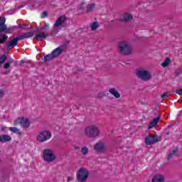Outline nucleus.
<instances>
[{
	"label": "nucleus",
	"mask_w": 182,
	"mask_h": 182,
	"mask_svg": "<svg viewBox=\"0 0 182 182\" xmlns=\"http://www.w3.org/2000/svg\"><path fill=\"white\" fill-rule=\"evenodd\" d=\"M117 48L120 55L128 56L133 54V47L129 41H120L118 43Z\"/></svg>",
	"instance_id": "f257e3e1"
},
{
	"label": "nucleus",
	"mask_w": 182,
	"mask_h": 182,
	"mask_svg": "<svg viewBox=\"0 0 182 182\" xmlns=\"http://www.w3.org/2000/svg\"><path fill=\"white\" fill-rule=\"evenodd\" d=\"M85 136L91 139L99 137L100 134V129L96 125H90L87 127L85 130Z\"/></svg>",
	"instance_id": "f03ea898"
},
{
	"label": "nucleus",
	"mask_w": 182,
	"mask_h": 182,
	"mask_svg": "<svg viewBox=\"0 0 182 182\" xmlns=\"http://www.w3.org/2000/svg\"><path fill=\"white\" fill-rule=\"evenodd\" d=\"M136 75L138 79H141L144 82H147V80H150L151 79V74L150 71L144 69V68H140L136 70Z\"/></svg>",
	"instance_id": "7ed1b4c3"
},
{
	"label": "nucleus",
	"mask_w": 182,
	"mask_h": 182,
	"mask_svg": "<svg viewBox=\"0 0 182 182\" xmlns=\"http://www.w3.org/2000/svg\"><path fill=\"white\" fill-rule=\"evenodd\" d=\"M43 159L47 163H52L53 161H55V160H56V155L52 149H44L43 151Z\"/></svg>",
	"instance_id": "20e7f679"
},
{
	"label": "nucleus",
	"mask_w": 182,
	"mask_h": 182,
	"mask_svg": "<svg viewBox=\"0 0 182 182\" xmlns=\"http://www.w3.org/2000/svg\"><path fill=\"white\" fill-rule=\"evenodd\" d=\"M89 178V171L85 168H80L77 172V181L85 182Z\"/></svg>",
	"instance_id": "39448f33"
},
{
	"label": "nucleus",
	"mask_w": 182,
	"mask_h": 182,
	"mask_svg": "<svg viewBox=\"0 0 182 182\" xmlns=\"http://www.w3.org/2000/svg\"><path fill=\"white\" fill-rule=\"evenodd\" d=\"M52 137V134L49 131H42L39 133V134L36 136V140L38 143H43L49 140Z\"/></svg>",
	"instance_id": "423d86ee"
},
{
	"label": "nucleus",
	"mask_w": 182,
	"mask_h": 182,
	"mask_svg": "<svg viewBox=\"0 0 182 182\" xmlns=\"http://www.w3.org/2000/svg\"><path fill=\"white\" fill-rule=\"evenodd\" d=\"M161 141V136L158 135H149L145 138V144L146 146H151V144H156L159 141Z\"/></svg>",
	"instance_id": "0eeeda50"
},
{
	"label": "nucleus",
	"mask_w": 182,
	"mask_h": 182,
	"mask_svg": "<svg viewBox=\"0 0 182 182\" xmlns=\"http://www.w3.org/2000/svg\"><path fill=\"white\" fill-rule=\"evenodd\" d=\"M18 124H21L23 129H28L31 126V122H29V119L26 118H18L14 121V126H18Z\"/></svg>",
	"instance_id": "6e6552de"
},
{
	"label": "nucleus",
	"mask_w": 182,
	"mask_h": 182,
	"mask_svg": "<svg viewBox=\"0 0 182 182\" xmlns=\"http://www.w3.org/2000/svg\"><path fill=\"white\" fill-rule=\"evenodd\" d=\"M94 150L98 153H105L106 151V145L105 143L100 141L94 146Z\"/></svg>",
	"instance_id": "1a4fd4ad"
},
{
	"label": "nucleus",
	"mask_w": 182,
	"mask_h": 182,
	"mask_svg": "<svg viewBox=\"0 0 182 182\" xmlns=\"http://www.w3.org/2000/svg\"><path fill=\"white\" fill-rule=\"evenodd\" d=\"M119 21L120 22H131L132 21H133V15L125 13L119 16Z\"/></svg>",
	"instance_id": "9d476101"
},
{
	"label": "nucleus",
	"mask_w": 182,
	"mask_h": 182,
	"mask_svg": "<svg viewBox=\"0 0 182 182\" xmlns=\"http://www.w3.org/2000/svg\"><path fill=\"white\" fill-rule=\"evenodd\" d=\"M48 38V33L43 32L36 33L35 35V38L37 41H43V39H46Z\"/></svg>",
	"instance_id": "9b49d317"
},
{
	"label": "nucleus",
	"mask_w": 182,
	"mask_h": 182,
	"mask_svg": "<svg viewBox=\"0 0 182 182\" xmlns=\"http://www.w3.org/2000/svg\"><path fill=\"white\" fill-rule=\"evenodd\" d=\"M6 45L7 46V49H14V48L18 45V40H16V38H15L9 43H6Z\"/></svg>",
	"instance_id": "f8f14e48"
},
{
	"label": "nucleus",
	"mask_w": 182,
	"mask_h": 182,
	"mask_svg": "<svg viewBox=\"0 0 182 182\" xmlns=\"http://www.w3.org/2000/svg\"><path fill=\"white\" fill-rule=\"evenodd\" d=\"M12 138L8 134L0 135V143H6L7 141H11Z\"/></svg>",
	"instance_id": "ddd939ff"
},
{
	"label": "nucleus",
	"mask_w": 182,
	"mask_h": 182,
	"mask_svg": "<svg viewBox=\"0 0 182 182\" xmlns=\"http://www.w3.org/2000/svg\"><path fill=\"white\" fill-rule=\"evenodd\" d=\"M63 52V48L62 47H58L55 48L51 53L53 54L54 58H58V56L62 55Z\"/></svg>",
	"instance_id": "4468645a"
},
{
	"label": "nucleus",
	"mask_w": 182,
	"mask_h": 182,
	"mask_svg": "<svg viewBox=\"0 0 182 182\" xmlns=\"http://www.w3.org/2000/svg\"><path fill=\"white\" fill-rule=\"evenodd\" d=\"M63 28V23H55L53 28V32L56 35L60 29Z\"/></svg>",
	"instance_id": "2eb2a0df"
},
{
	"label": "nucleus",
	"mask_w": 182,
	"mask_h": 182,
	"mask_svg": "<svg viewBox=\"0 0 182 182\" xmlns=\"http://www.w3.org/2000/svg\"><path fill=\"white\" fill-rule=\"evenodd\" d=\"M152 182H164V176L157 174L152 178Z\"/></svg>",
	"instance_id": "dca6fc26"
},
{
	"label": "nucleus",
	"mask_w": 182,
	"mask_h": 182,
	"mask_svg": "<svg viewBox=\"0 0 182 182\" xmlns=\"http://www.w3.org/2000/svg\"><path fill=\"white\" fill-rule=\"evenodd\" d=\"M159 120H160V116H158L156 118H154L149 123L148 129H153V127H154L156 126V124H157V123H159Z\"/></svg>",
	"instance_id": "f3484780"
},
{
	"label": "nucleus",
	"mask_w": 182,
	"mask_h": 182,
	"mask_svg": "<svg viewBox=\"0 0 182 182\" xmlns=\"http://www.w3.org/2000/svg\"><path fill=\"white\" fill-rule=\"evenodd\" d=\"M178 151V149H175L173 151H170L169 154H168L166 159L167 160H171V159H173L175 156H177V152Z\"/></svg>",
	"instance_id": "a211bd4d"
},
{
	"label": "nucleus",
	"mask_w": 182,
	"mask_h": 182,
	"mask_svg": "<svg viewBox=\"0 0 182 182\" xmlns=\"http://www.w3.org/2000/svg\"><path fill=\"white\" fill-rule=\"evenodd\" d=\"M109 92L112 95V96H114V97H116L117 99H119L120 97V93H119V92L117 91L116 89L114 88H110L109 90Z\"/></svg>",
	"instance_id": "6ab92c4d"
},
{
	"label": "nucleus",
	"mask_w": 182,
	"mask_h": 182,
	"mask_svg": "<svg viewBox=\"0 0 182 182\" xmlns=\"http://www.w3.org/2000/svg\"><path fill=\"white\" fill-rule=\"evenodd\" d=\"M17 28H20V29H23L24 31H29V29H32V26L26 24H18Z\"/></svg>",
	"instance_id": "aec40b11"
},
{
	"label": "nucleus",
	"mask_w": 182,
	"mask_h": 182,
	"mask_svg": "<svg viewBox=\"0 0 182 182\" xmlns=\"http://www.w3.org/2000/svg\"><path fill=\"white\" fill-rule=\"evenodd\" d=\"M66 21H68V18L65 16H61L55 21V23H65V22H66Z\"/></svg>",
	"instance_id": "412c9836"
},
{
	"label": "nucleus",
	"mask_w": 182,
	"mask_h": 182,
	"mask_svg": "<svg viewBox=\"0 0 182 182\" xmlns=\"http://www.w3.org/2000/svg\"><path fill=\"white\" fill-rule=\"evenodd\" d=\"M8 41V36L5 34H0V45L5 43Z\"/></svg>",
	"instance_id": "4be33fe9"
},
{
	"label": "nucleus",
	"mask_w": 182,
	"mask_h": 182,
	"mask_svg": "<svg viewBox=\"0 0 182 182\" xmlns=\"http://www.w3.org/2000/svg\"><path fill=\"white\" fill-rule=\"evenodd\" d=\"M95 6H96V4L94 3L90 4L87 6L86 12L89 14V12H92L93 9H95Z\"/></svg>",
	"instance_id": "5701e85b"
},
{
	"label": "nucleus",
	"mask_w": 182,
	"mask_h": 182,
	"mask_svg": "<svg viewBox=\"0 0 182 182\" xmlns=\"http://www.w3.org/2000/svg\"><path fill=\"white\" fill-rule=\"evenodd\" d=\"M170 62H171V60L169 58H166L165 60L161 64L162 68H167L168 65H170Z\"/></svg>",
	"instance_id": "b1692460"
},
{
	"label": "nucleus",
	"mask_w": 182,
	"mask_h": 182,
	"mask_svg": "<svg viewBox=\"0 0 182 182\" xmlns=\"http://www.w3.org/2000/svg\"><path fill=\"white\" fill-rule=\"evenodd\" d=\"M9 130L12 132V133H16V134H22V132L16 127H9Z\"/></svg>",
	"instance_id": "393cba45"
},
{
	"label": "nucleus",
	"mask_w": 182,
	"mask_h": 182,
	"mask_svg": "<svg viewBox=\"0 0 182 182\" xmlns=\"http://www.w3.org/2000/svg\"><path fill=\"white\" fill-rule=\"evenodd\" d=\"M52 59H55V57L53 56V54H52V53L50 54H48L44 57L45 62H49L50 60H52Z\"/></svg>",
	"instance_id": "a878e982"
},
{
	"label": "nucleus",
	"mask_w": 182,
	"mask_h": 182,
	"mask_svg": "<svg viewBox=\"0 0 182 182\" xmlns=\"http://www.w3.org/2000/svg\"><path fill=\"white\" fill-rule=\"evenodd\" d=\"M81 153H82V156H87V153H89V148H87V146L82 147Z\"/></svg>",
	"instance_id": "bb28decb"
},
{
	"label": "nucleus",
	"mask_w": 182,
	"mask_h": 182,
	"mask_svg": "<svg viewBox=\"0 0 182 182\" xmlns=\"http://www.w3.org/2000/svg\"><path fill=\"white\" fill-rule=\"evenodd\" d=\"M0 32H8V28L5 23H0Z\"/></svg>",
	"instance_id": "cd10ccee"
},
{
	"label": "nucleus",
	"mask_w": 182,
	"mask_h": 182,
	"mask_svg": "<svg viewBox=\"0 0 182 182\" xmlns=\"http://www.w3.org/2000/svg\"><path fill=\"white\" fill-rule=\"evenodd\" d=\"M23 35L24 36V39H28V38H32V36H33V33L28 32V33H23Z\"/></svg>",
	"instance_id": "c85d7f7f"
},
{
	"label": "nucleus",
	"mask_w": 182,
	"mask_h": 182,
	"mask_svg": "<svg viewBox=\"0 0 182 182\" xmlns=\"http://www.w3.org/2000/svg\"><path fill=\"white\" fill-rule=\"evenodd\" d=\"M100 26L99 23H92L90 25L91 31H96Z\"/></svg>",
	"instance_id": "c756f323"
},
{
	"label": "nucleus",
	"mask_w": 182,
	"mask_h": 182,
	"mask_svg": "<svg viewBox=\"0 0 182 182\" xmlns=\"http://www.w3.org/2000/svg\"><path fill=\"white\" fill-rule=\"evenodd\" d=\"M8 59V57H6V55H3L1 58H0V63H4L5 60H6Z\"/></svg>",
	"instance_id": "7c9ffc66"
},
{
	"label": "nucleus",
	"mask_w": 182,
	"mask_h": 182,
	"mask_svg": "<svg viewBox=\"0 0 182 182\" xmlns=\"http://www.w3.org/2000/svg\"><path fill=\"white\" fill-rule=\"evenodd\" d=\"M16 39L17 40V42H18V41H23V39H25V37H24L23 34H22V35L17 36L16 38Z\"/></svg>",
	"instance_id": "2f4dec72"
},
{
	"label": "nucleus",
	"mask_w": 182,
	"mask_h": 182,
	"mask_svg": "<svg viewBox=\"0 0 182 182\" xmlns=\"http://www.w3.org/2000/svg\"><path fill=\"white\" fill-rule=\"evenodd\" d=\"M182 74V70L181 69H177L176 70V76H178V75H181Z\"/></svg>",
	"instance_id": "473e14b6"
},
{
	"label": "nucleus",
	"mask_w": 182,
	"mask_h": 182,
	"mask_svg": "<svg viewBox=\"0 0 182 182\" xmlns=\"http://www.w3.org/2000/svg\"><path fill=\"white\" fill-rule=\"evenodd\" d=\"M4 95H5V92L4 91V90L0 89V99H2V97H4Z\"/></svg>",
	"instance_id": "72a5a7b5"
},
{
	"label": "nucleus",
	"mask_w": 182,
	"mask_h": 182,
	"mask_svg": "<svg viewBox=\"0 0 182 182\" xmlns=\"http://www.w3.org/2000/svg\"><path fill=\"white\" fill-rule=\"evenodd\" d=\"M6 21V19L5 18V17L4 16L0 17V23H5Z\"/></svg>",
	"instance_id": "f704fd0d"
},
{
	"label": "nucleus",
	"mask_w": 182,
	"mask_h": 182,
	"mask_svg": "<svg viewBox=\"0 0 182 182\" xmlns=\"http://www.w3.org/2000/svg\"><path fill=\"white\" fill-rule=\"evenodd\" d=\"M40 29L41 31H46V29H49V24H46L45 27H42Z\"/></svg>",
	"instance_id": "c9c22d12"
},
{
	"label": "nucleus",
	"mask_w": 182,
	"mask_h": 182,
	"mask_svg": "<svg viewBox=\"0 0 182 182\" xmlns=\"http://www.w3.org/2000/svg\"><path fill=\"white\" fill-rule=\"evenodd\" d=\"M48 16V11H43L41 14V18H46Z\"/></svg>",
	"instance_id": "e433bc0d"
},
{
	"label": "nucleus",
	"mask_w": 182,
	"mask_h": 182,
	"mask_svg": "<svg viewBox=\"0 0 182 182\" xmlns=\"http://www.w3.org/2000/svg\"><path fill=\"white\" fill-rule=\"evenodd\" d=\"M9 66H11V63H6L4 65V69H9Z\"/></svg>",
	"instance_id": "4c0bfd02"
},
{
	"label": "nucleus",
	"mask_w": 182,
	"mask_h": 182,
	"mask_svg": "<svg viewBox=\"0 0 182 182\" xmlns=\"http://www.w3.org/2000/svg\"><path fill=\"white\" fill-rule=\"evenodd\" d=\"M177 95H179L180 96H182V89H179L176 90Z\"/></svg>",
	"instance_id": "58836bf2"
},
{
	"label": "nucleus",
	"mask_w": 182,
	"mask_h": 182,
	"mask_svg": "<svg viewBox=\"0 0 182 182\" xmlns=\"http://www.w3.org/2000/svg\"><path fill=\"white\" fill-rule=\"evenodd\" d=\"M167 95H168V92H165L161 95V99H166L167 97Z\"/></svg>",
	"instance_id": "ea45409f"
},
{
	"label": "nucleus",
	"mask_w": 182,
	"mask_h": 182,
	"mask_svg": "<svg viewBox=\"0 0 182 182\" xmlns=\"http://www.w3.org/2000/svg\"><path fill=\"white\" fill-rule=\"evenodd\" d=\"M83 5H85V3H82V4L80 6V11H85V7H83Z\"/></svg>",
	"instance_id": "a19ab883"
},
{
	"label": "nucleus",
	"mask_w": 182,
	"mask_h": 182,
	"mask_svg": "<svg viewBox=\"0 0 182 182\" xmlns=\"http://www.w3.org/2000/svg\"><path fill=\"white\" fill-rule=\"evenodd\" d=\"M72 180H73V177H68L67 178V181L69 182V181H72Z\"/></svg>",
	"instance_id": "79ce46f5"
},
{
	"label": "nucleus",
	"mask_w": 182,
	"mask_h": 182,
	"mask_svg": "<svg viewBox=\"0 0 182 182\" xmlns=\"http://www.w3.org/2000/svg\"><path fill=\"white\" fill-rule=\"evenodd\" d=\"M146 13H147V14H151V11L147 10V11H146Z\"/></svg>",
	"instance_id": "37998d69"
},
{
	"label": "nucleus",
	"mask_w": 182,
	"mask_h": 182,
	"mask_svg": "<svg viewBox=\"0 0 182 182\" xmlns=\"http://www.w3.org/2000/svg\"><path fill=\"white\" fill-rule=\"evenodd\" d=\"M168 129H166V135L168 136V134H170V132H167Z\"/></svg>",
	"instance_id": "c03bdc74"
},
{
	"label": "nucleus",
	"mask_w": 182,
	"mask_h": 182,
	"mask_svg": "<svg viewBox=\"0 0 182 182\" xmlns=\"http://www.w3.org/2000/svg\"><path fill=\"white\" fill-rule=\"evenodd\" d=\"M79 149H80L79 146L75 147V149H77V150H79Z\"/></svg>",
	"instance_id": "a18cd8bd"
},
{
	"label": "nucleus",
	"mask_w": 182,
	"mask_h": 182,
	"mask_svg": "<svg viewBox=\"0 0 182 182\" xmlns=\"http://www.w3.org/2000/svg\"><path fill=\"white\" fill-rule=\"evenodd\" d=\"M170 18H167V21L166 22H170V21H168Z\"/></svg>",
	"instance_id": "49530a36"
},
{
	"label": "nucleus",
	"mask_w": 182,
	"mask_h": 182,
	"mask_svg": "<svg viewBox=\"0 0 182 182\" xmlns=\"http://www.w3.org/2000/svg\"><path fill=\"white\" fill-rule=\"evenodd\" d=\"M92 23H97V21H94Z\"/></svg>",
	"instance_id": "de8ad7c7"
},
{
	"label": "nucleus",
	"mask_w": 182,
	"mask_h": 182,
	"mask_svg": "<svg viewBox=\"0 0 182 182\" xmlns=\"http://www.w3.org/2000/svg\"><path fill=\"white\" fill-rule=\"evenodd\" d=\"M2 132H4V128H1Z\"/></svg>",
	"instance_id": "09e8293b"
},
{
	"label": "nucleus",
	"mask_w": 182,
	"mask_h": 182,
	"mask_svg": "<svg viewBox=\"0 0 182 182\" xmlns=\"http://www.w3.org/2000/svg\"><path fill=\"white\" fill-rule=\"evenodd\" d=\"M22 63H23V61H21Z\"/></svg>",
	"instance_id": "8fccbe9b"
}]
</instances>
